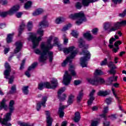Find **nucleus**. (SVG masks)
Listing matches in <instances>:
<instances>
[{
	"mask_svg": "<svg viewBox=\"0 0 126 126\" xmlns=\"http://www.w3.org/2000/svg\"><path fill=\"white\" fill-rule=\"evenodd\" d=\"M53 38L54 36L51 35L47 39V42H42L40 45V49L42 51L41 53V57L40 58L41 61H44L47 59V54H48L49 58V62H53V58H54V53L52 51H50V50L53 49L54 45L52 44V41H53Z\"/></svg>",
	"mask_w": 126,
	"mask_h": 126,
	"instance_id": "f257e3e1",
	"label": "nucleus"
},
{
	"mask_svg": "<svg viewBox=\"0 0 126 126\" xmlns=\"http://www.w3.org/2000/svg\"><path fill=\"white\" fill-rule=\"evenodd\" d=\"M79 47L82 49V52H80V56H83L80 60V64L82 67H87V61H89L91 57L90 52L87 50L89 45L85 44L83 39L80 38L79 39Z\"/></svg>",
	"mask_w": 126,
	"mask_h": 126,
	"instance_id": "f03ea898",
	"label": "nucleus"
},
{
	"mask_svg": "<svg viewBox=\"0 0 126 126\" xmlns=\"http://www.w3.org/2000/svg\"><path fill=\"white\" fill-rule=\"evenodd\" d=\"M15 102L13 100H11L9 102V113H7L5 115V118L3 119V121L1 122L2 125L5 126H11V124L7 123L8 121L11 120V114L13 111H14V104Z\"/></svg>",
	"mask_w": 126,
	"mask_h": 126,
	"instance_id": "7ed1b4c3",
	"label": "nucleus"
},
{
	"mask_svg": "<svg viewBox=\"0 0 126 126\" xmlns=\"http://www.w3.org/2000/svg\"><path fill=\"white\" fill-rule=\"evenodd\" d=\"M37 33L40 35L39 37L37 38L36 36V35H32L30 36V38H29V40H32V48L33 49H35V48H37L39 45V43L41 40H42V38L41 37H42V36H44V31L41 29H39L37 31Z\"/></svg>",
	"mask_w": 126,
	"mask_h": 126,
	"instance_id": "20e7f679",
	"label": "nucleus"
},
{
	"mask_svg": "<svg viewBox=\"0 0 126 126\" xmlns=\"http://www.w3.org/2000/svg\"><path fill=\"white\" fill-rule=\"evenodd\" d=\"M51 85L50 83H40L38 84V89L39 90H42L44 88H47L48 89H55L58 86V80L53 79L51 81Z\"/></svg>",
	"mask_w": 126,
	"mask_h": 126,
	"instance_id": "39448f33",
	"label": "nucleus"
},
{
	"mask_svg": "<svg viewBox=\"0 0 126 126\" xmlns=\"http://www.w3.org/2000/svg\"><path fill=\"white\" fill-rule=\"evenodd\" d=\"M69 18L70 19H78L79 20L76 22V24H77V25H80L83 21H86L85 15L82 12L71 14L69 16Z\"/></svg>",
	"mask_w": 126,
	"mask_h": 126,
	"instance_id": "423d86ee",
	"label": "nucleus"
},
{
	"mask_svg": "<svg viewBox=\"0 0 126 126\" xmlns=\"http://www.w3.org/2000/svg\"><path fill=\"white\" fill-rule=\"evenodd\" d=\"M4 66L5 68V70L4 71V75L5 76V78H6V79H9V83L11 84L12 82H13V79H14V76H11L10 77H9L10 72H11V67L8 63H5Z\"/></svg>",
	"mask_w": 126,
	"mask_h": 126,
	"instance_id": "0eeeda50",
	"label": "nucleus"
},
{
	"mask_svg": "<svg viewBox=\"0 0 126 126\" xmlns=\"http://www.w3.org/2000/svg\"><path fill=\"white\" fill-rule=\"evenodd\" d=\"M19 10V5H15L10 9L8 11L2 12L0 13V15L1 17H6L7 15H12L14 13H15L16 11H18Z\"/></svg>",
	"mask_w": 126,
	"mask_h": 126,
	"instance_id": "6e6552de",
	"label": "nucleus"
},
{
	"mask_svg": "<svg viewBox=\"0 0 126 126\" xmlns=\"http://www.w3.org/2000/svg\"><path fill=\"white\" fill-rule=\"evenodd\" d=\"M63 52L64 54H68L69 53H70L71 55L69 58L72 59H73L76 55V54H77V51L75 50V47L74 46H70L68 48H64L63 50Z\"/></svg>",
	"mask_w": 126,
	"mask_h": 126,
	"instance_id": "1a4fd4ad",
	"label": "nucleus"
},
{
	"mask_svg": "<svg viewBox=\"0 0 126 126\" xmlns=\"http://www.w3.org/2000/svg\"><path fill=\"white\" fill-rule=\"evenodd\" d=\"M126 25V20L122 21L121 22L115 23L114 24V26L111 27L110 29L109 32H113L118 30L122 26H125Z\"/></svg>",
	"mask_w": 126,
	"mask_h": 126,
	"instance_id": "9d476101",
	"label": "nucleus"
},
{
	"mask_svg": "<svg viewBox=\"0 0 126 126\" xmlns=\"http://www.w3.org/2000/svg\"><path fill=\"white\" fill-rule=\"evenodd\" d=\"M71 79H72L71 75H69L67 71H66L63 78V84L65 86L68 85V84H70Z\"/></svg>",
	"mask_w": 126,
	"mask_h": 126,
	"instance_id": "9b49d317",
	"label": "nucleus"
},
{
	"mask_svg": "<svg viewBox=\"0 0 126 126\" xmlns=\"http://www.w3.org/2000/svg\"><path fill=\"white\" fill-rule=\"evenodd\" d=\"M47 99H48V97H47V96H43L42 97L41 102H38L37 103V105H36L37 111H40L41 105L43 108H46V102H47Z\"/></svg>",
	"mask_w": 126,
	"mask_h": 126,
	"instance_id": "f8f14e48",
	"label": "nucleus"
},
{
	"mask_svg": "<svg viewBox=\"0 0 126 126\" xmlns=\"http://www.w3.org/2000/svg\"><path fill=\"white\" fill-rule=\"evenodd\" d=\"M95 92H96V91H95V90H93L89 95L90 98L88 100V104L89 106L92 105L93 101L95 100V97H94V94H95Z\"/></svg>",
	"mask_w": 126,
	"mask_h": 126,
	"instance_id": "ddd939ff",
	"label": "nucleus"
},
{
	"mask_svg": "<svg viewBox=\"0 0 126 126\" xmlns=\"http://www.w3.org/2000/svg\"><path fill=\"white\" fill-rule=\"evenodd\" d=\"M45 114L46 115V118H47V126H52V124L53 123V119L51 118L50 116V112L49 111H46Z\"/></svg>",
	"mask_w": 126,
	"mask_h": 126,
	"instance_id": "4468645a",
	"label": "nucleus"
},
{
	"mask_svg": "<svg viewBox=\"0 0 126 126\" xmlns=\"http://www.w3.org/2000/svg\"><path fill=\"white\" fill-rule=\"evenodd\" d=\"M16 49L14 50L15 54H17V53H19L20 52L21 49H22V42L20 41H17L15 43Z\"/></svg>",
	"mask_w": 126,
	"mask_h": 126,
	"instance_id": "2eb2a0df",
	"label": "nucleus"
},
{
	"mask_svg": "<svg viewBox=\"0 0 126 126\" xmlns=\"http://www.w3.org/2000/svg\"><path fill=\"white\" fill-rule=\"evenodd\" d=\"M87 81H88L90 84H92V85H95V86L98 85V78H87Z\"/></svg>",
	"mask_w": 126,
	"mask_h": 126,
	"instance_id": "dca6fc26",
	"label": "nucleus"
},
{
	"mask_svg": "<svg viewBox=\"0 0 126 126\" xmlns=\"http://www.w3.org/2000/svg\"><path fill=\"white\" fill-rule=\"evenodd\" d=\"M61 105H62V103H60V106L59 107L58 114L60 118H63V116H64V112H63V110H64L65 108H67V106Z\"/></svg>",
	"mask_w": 126,
	"mask_h": 126,
	"instance_id": "f3484780",
	"label": "nucleus"
},
{
	"mask_svg": "<svg viewBox=\"0 0 126 126\" xmlns=\"http://www.w3.org/2000/svg\"><path fill=\"white\" fill-rule=\"evenodd\" d=\"M37 64H38V63H32L31 66H30L28 69V71H27L25 73V75L28 77H30V70H32V69H34L36 66H37Z\"/></svg>",
	"mask_w": 126,
	"mask_h": 126,
	"instance_id": "a211bd4d",
	"label": "nucleus"
},
{
	"mask_svg": "<svg viewBox=\"0 0 126 126\" xmlns=\"http://www.w3.org/2000/svg\"><path fill=\"white\" fill-rule=\"evenodd\" d=\"M97 0H82V3L84 6H88L89 5V3L91 2H95ZM104 2L106 1H108V0H103Z\"/></svg>",
	"mask_w": 126,
	"mask_h": 126,
	"instance_id": "6ab92c4d",
	"label": "nucleus"
},
{
	"mask_svg": "<svg viewBox=\"0 0 126 126\" xmlns=\"http://www.w3.org/2000/svg\"><path fill=\"white\" fill-rule=\"evenodd\" d=\"M34 51L35 54H37V55H40V57H39V62H41V63H44V62H45V61H47V59H48V56L49 57L48 54L46 55V59L45 60L43 61L41 60V57H42V53H43V51L42 50L41 48V51L38 49H37L34 50Z\"/></svg>",
	"mask_w": 126,
	"mask_h": 126,
	"instance_id": "aec40b11",
	"label": "nucleus"
},
{
	"mask_svg": "<svg viewBox=\"0 0 126 126\" xmlns=\"http://www.w3.org/2000/svg\"><path fill=\"white\" fill-rule=\"evenodd\" d=\"M83 36L88 41H91V40L94 39V37H93V35H91L90 31L87 32L86 33L83 34Z\"/></svg>",
	"mask_w": 126,
	"mask_h": 126,
	"instance_id": "412c9836",
	"label": "nucleus"
},
{
	"mask_svg": "<svg viewBox=\"0 0 126 126\" xmlns=\"http://www.w3.org/2000/svg\"><path fill=\"white\" fill-rule=\"evenodd\" d=\"M118 80V76H116L115 75H113L112 77H109L108 78V85H112V84L113 83V82L117 81Z\"/></svg>",
	"mask_w": 126,
	"mask_h": 126,
	"instance_id": "4be33fe9",
	"label": "nucleus"
},
{
	"mask_svg": "<svg viewBox=\"0 0 126 126\" xmlns=\"http://www.w3.org/2000/svg\"><path fill=\"white\" fill-rule=\"evenodd\" d=\"M44 12V10L43 9L41 8H39L36 9L33 13L32 15L33 16H38V15H40V14H42Z\"/></svg>",
	"mask_w": 126,
	"mask_h": 126,
	"instance_id": "5701e85b",
	"label": "nucleus"
},
{
	"mask_svg": "<svg viewBox=\"0 0 126 126\" xmlns=\"http://www.w3.org/2000/svg\"><path fill=\"white\" fill-rule=\"evenodd\" d=\"M5 102H6V100L3 98L0 104V110H2V109L6 110V109H7V105L5 104Z\"/></svg>",
	"mask_w": 126,
	"mask_h": 126,
	"instance_id": "b1692460",
	"label": "nucleus"
},
{
	"mask_svg": "<svg viewBox=\"0 0 126 126\" xmlns=\"http://www.w3.org/2000/svg\"><path fill=\"white\" fill-rule=\"evenodd\" d=\"M80 113L79 112H77L75 113V117L73 119L74 122L75 123H78L80 121Z\"/></svg>",
	"mask_w": 126,
	"mask_h": 126,
	"instance_id": "393cba45",
	"label": "nucleus"
},
{
	"mask_svg": "<svg viewBox=\"0 0 126 126\" xmlns=\"http://www.w3.org/2000/svg\"><path fill=\"white\" fill-rule=\"evenodd\" d=\"M72 62V59L70 57H67L65 60H64L62 63V66L64 67L68 63H71Z\"/></svg>",
	"mask_w": 126,
	"mask_h": 126,
	"instance_id": "a878e982",
	"label": "nucleus"
},
{
	"mask_svg": "<svg viewBox=\"0 0 126 126\" xmlns=\"http://www.w3.org/2000/svg\"><path fill=\"white\" fill-rule=\"evenodd\" d=\"M121 44L122 41L120 40H118L115 42L114 46L115 47H116V48H114L113 49V52H114V53H117V52H118V50L120 49V48L119 47V45H121Z\"/></svg>",
	"mask_w": 126,
	"mask_h": 126,
	"instance_id": "bb28decb",
	"label": "nucleus"
},
{
	"mask_svg": "<svg viewBox=\"0 0 126 126\" xmlns=\"http://www.w3.org/2000/svg\"><path fill=\"white\" fill-rule=\"evenodd\" d=\"M24 28H25V24L24 22H22L20 26V28L18 30L19 34L18 36H20L22 34V31H23Z\"/></svg>",
	"mask_w": 126,
	"mask_h": 126,
	"instance_id": "cd10ccee",
	"label": "nucleus"
},
{
	"mask_svg": "<svg viewBox=\"0 0 126 126\" xmlns=\"http://www.w3.org/2000/svg\"><path fill=\"white\" fill-rule=\"evenodd\" d=\"M74 100V95L73 94H70L69 95V97L67 101L68 106L69 105H71L72 103H73V101Z\"/></svg>",
	"mask_w": 126,
	"mask_h": 126,
	"instance_id": "c85d7f7f",
	"label": "nucleus"
},
{
	"mask_svg": "<svg viewBox=\"0 0 126 126\" xmlns=\"http://www.w3.org/2000/svg\"><path fill=\"white\" fill-rule=\"evenodd\" d=\"M83 95H84V93H83V90H81V91L79 92V94L77 96V102H80V101L82 100Z\"/></svg>",
	"mask_w": 126,
	"mask_h": 126,
	"instance_id": "c756f323",
	"label": "nucleus"
},
{
	"mask_svg": "<svg viewBox=\"0 0 126 126\" xmlns=\"http://www.w3.org/2000/svg\"><path fill=\"white\" fill-rule=\"evenodd\" d=\"M64 21H65V19H64V18L59 17L56 19L55 23H56V24H60V23L64 22Z\"/></svg>",
	"mask_w": 126,
	"mask_h": 126,
	"instance_id": "7c9ffc66",
	"label": "nucleus"
},
{
	"mask_svg": "<svg viewBox=\"0 0 126 126\" xmlns=\"http://www.w3.org/2000/svg\"><path fill=\"white\" fill-rule=\"evenodd\" d=\"M69 70L70 71V74L72 75V76H76V72L74 70V66L73 65H70Z\"/></svg>",
	"mask_w": 126,
	"mask_h": 126,
	"instance_id": "2f4dec72",
	"label": "nucleus"
},
{
	"mask_svg": "<svg viewBox=\"0 0 126 126\" xmlns=\"http://www.w3.org/2000/svg\"><path fill=\"white\" fill-rule=\"evenodd\" d=\"M13 35H14V33H10L7 35L6 38L7 43H9L12 42V37H13Z\"/></svg>",
	"mask_w": 126,
	"mask_h": 126,
	"instance_id": "473e14b6",
	"label": "nucleus"
},
{
	"mask_svg": "<svg viewBox=\"0 0 126 126\" xmlns=\"http://www.w3.org/2000/svg\"><path fill=\"white\" fill-rule=\"evenodd\" d=\"M109 93L107 91H99L97 93L98 96H107V95H109Z\"/></svg>",
	"mask_w": 126,
	"mask_h": 126,
	"instance_id": "72a5a7b5",
	"label": "nucleus"
},
{
	"mask_svg": "<svg viewBox=\"0 0 126 126\" xmlns=\"http://www.w3.org/2000/svg\"><path fill=\"white\" fill-rule=\"evenodd\" d=\"M54 43L52 44V46H58V47H60V44L59 42V38L58 37H54V40H53Z\"/></svg>",
	"mask_w": 126,
	"mask_h": 126,
	"instance_id": "f704fd0d",
	"label": "nucleus"
},
{
	"mask_svg": "<svg viewBox=\"0 0 126 126\" xmlns=\"http://www.w3.org/2000/svg\"><path fill=\"white\" fill-rule=\"evenodd\" d=\"M48 22L46 20H43L39 24V26L41 27H48Z\"/></svg>",
	"mask_w": 126,
	"mask_h": 126,
	"instance_id": "c9c22d12",
	"label": "nucleus"
},
{
	"mask_svg": "<svg viewBox=\"0 0 126 126\" xmlns=\"http://www.w3.org/2000/svg\"><path fill=\"white\" fill-rule=\"evenodd\" d=\"M28 88H29V87L28 86H24L22 88V91L25 94V95H27L28 93H29V91L28 90Z\"/></svg>",
	"mask_w": 126,
	"mask_h": 126,
	"instance_id": "e433bc0d",
	"label": "nucleus"
},
{
	"mask_svg": "<svg viewBox=\"0 0 126 126\" xmlns=\"http://www.w3.org/2000/svg\"><path fill=\"white\" fill-rule=\"evenodd\" d=\"M31 5H32V1H28L25 4V8L26 9H28V8H30V7H31Z\"/></svg>",
	"mask_w": 126,
	"mask_h": 126,
	"instance_id": "4c0bfd02",
	"label": "nucleus"
},
{
	"mask_svg": "<svg viewBox=\"0 0 126 126\" xmlns=\"http://www.w3.org/2000/svg\"><path fill=\"white\" fill-rule=\"evenodd\" d=\"M58 98L60 101H64V100H65V98H66V94H61V95L58 96Z\"/></svg>",
	"mask_w": 126,
	"mask_h": 126,
	"instance_id": "58836bf2",
	"label": "nucleus"
},
{
	"mask_svg": "<svg viewBox=\"0 0 126 126\" xmlns=\"http://www.w3.org/2000/svg\"><path fill=\"white\" fill-rule=\"evenodd\" d=\"M94 75H102V74H104V72L101 70L96 69L94 71Z\"/></svg>",
	"mask_w": 126,
	"mask_h": 126,
	"instance_id": "ea45409f",
	"label": "nucleus"
},
{
	"mask_svg": "<svg viewBox=\"0 0 126 126\" xmlns=\"http://www.w3.org/2000/svg\"><path fill=\"white\" fill-rule=\"evenodd\" d=\"M27 27H28V30L29 31H31V30H32V28L33 27V24L32 22H29L28 23Z\"/></svg>",
	"mask_w": 126,
	"mask_h": 126,
	"instance_id": "a19ab883",
	"label": "nucleus"
},
{
	"mask_svg": "<svg viewBox=\"0 0 126 126\" xmlns=\"http://www.w3.org/2000/svg\"><path fill=\"white\" fill-rule=\"evenodd\" d=\"M70 27H71V25L70 24L67 25L65 26L64 27H63V29L62 30V31H63V32H64L66 31V30H68V29H69Z\"/></svg>",
	"mask_w": 126,
	"mask_h": 126,
	"instance_id": "79ce46f5",
	"label": "nucleus"
},
{
	"mask_svg": "<svg viewBox=\"0 0 126 126\" xmlns=\"http://www.w3.org/2000/svg\"><path fill=\"white\" fill-rule=\"evenodd\" d=\"M18 124L20 126H33V125H30V124L29 123H26L24 122H19Z\"/></svg>",
	"mask_w": 126,
	"mask_h": 126,
	"instance_id": "37998d69",
	"label": "nucleus"
},
{
	"mask_svg": "<svg viewBox=\"0 0 126 126\" xmlns=\"http://www.w3.org/2000/svg\"><path fill=\"white\" fill-rule=\"evenodd\" d=\"M16 91V86L15 85H13L11 88V91H10L9 93L10 94H12V93H15Z\"/></svg>",
	"mask_w": 126,
	"mask_h": 126,
	"instance_id": "c03bdc74",
	"label": "nucleus"
},
{
	"mask_svg": "<svg viewBox=\"0 0 126 126\" xmlns=\"http://www.w3.org/2000/svg\"><path fill=\"white\" fill-rule=\"evenodd\" d=\"M65 91V88H62L59 89L58 92V96H61L62 93H63Z\"/></svg>",
	"mask_w": 126,
	"mask_h": 126,
	"instance_id": "a18cd8bd",
	"label": "nucleus"
},
{
	"mask_svg": "<svg viewBox=\"0 0 126 126\" xmlns=\"http://www.w3.org/2000/svg\"><path fill=\"white\" fill-rule=\"evenodd\" d=\"M75 7L77 9H80V8H81V7H82V4H81V3L80 2H77L75 4Z\"/></svg>",
	"mask_w": 126,
	"mask_h": 126,
	"instance_id": "49530a36",
	"label": "nucleus"
},
{
	"mask_svg": "<svg viewBox=\"0 0 126 126\" xmlns=\"http://www.w3.org/2000/svg\"><path fill=\"white\" fill-rule=\"evenodd\" d=\"M71 34L75 38H77V37L78 36V33L77 32H76V31H72V32L71 33Z\"/></svg>",
	"mask_w": 126,
	"mask_h": 126,
	"instance_id": "de8ad7c7",
	"label": "nucleus"
},
{
	"mask_svg": "<svg viewBox=\"0 0 126 126\" xmlns=\"http://www.w3.org/2000/svg\"><path fill=\"white\" fill-rule=\"evenodd\" d=\"M63 39L64 45H66L68 43V39L65 37V34L63 35Z\"/></svg>",
	"mask_w": 126,
	"mask_h": 126,
	"instance_id": "09e8293b",
	"label": "nucleus"
},
{
	"mask_svg": "<svg viewBox=\"0 0 126 126\" xmlns=\"http://www.w3.org/2000/svg\"><path fill=\"white\" fill-rule=\"evenodd\" d=\"M108 63V60L105 58L100 63V65H106Z\"/></svg>",
	"mask_w": 126,
	"mask_h": 126,
	"instance_id": "8fccbe9b",
	"label": "nucleus"
},
{
	"mask_svg": "<svg viewBox=\"0 0 126 126\" xmlns=\"http://www.w3.org/2000/svg\"><path fill=\"white\" fill-rule=\"evenodd\" d=\"M98 126V121H92V123L90 126Z\"/></svg>",
	"mask_w": 126,
	"mask_h": 126,
	"instance_id": "3c124183",
	"label": "nucleus"
},
{
	"mask_svg": "<svg viewBox=\"0 0 126 126\" xmlns=\"http://www.w3.org/2000/svg\"><path fill=\"white\" fill-rule=\"evenodd\" d=\"M109 111V106H106L103 108V114H107Z\"/></svg>",
	"mask_w": 126,
	"mask_h": 126,
	"instance_id": "603ef678",
	"label": "nucleus"
},
{
	"mask_svg": "<svg viewBox=\"0 0 126 126\" xmlns=\"http://www.w3.org/2000/svg\"><path fill=\"white\" fill-rule=\"evenodd\" d=\"M98 85H99V84H102L103 83H105V80L102 78H98Z\"/></svg>",
	"mask_w": 126,
	"mask_h": 126,
	"instance_id": "864d4df0",
	"label": "nucleus"
},
{
	"mask_svg": "<svg viewBox=\"0 0 126 126\" xmlns=\"http://www.w3.org/2000/svg\"><path fill=\"white\" fill-rule=\"evenodd\" d=\"M98 29L97 28H95L93 29L92 31V32L94 35H97V33H98Z\"/></svg>",
	"mask_w": 126,
	"mask_h": 126,
	"instance_id": "5fc2aeb1",
	"label": "nucleus"
},
{
	"mask_svg": "<svg viewBox=\"0 0 126 126\" xmlns=\"http://www.w3.org/2000/svg\"><path fill=\"white\" fill-rule=\"evenodd\" d=\"M24 64H25V60H23L22 63L21 64V66L20 67V70L24 68Z\"/></svg>",
	"mask_w": 126,
	"mask_h": 126,
	"instance_id": "6e6d98bb",
	"label": "nucleus"
},
{
	"mask_svg": "<svg viewBox=\"0 0 126 126\" xmlns=\"http://www.w3.org/2000/svg\"><path fill=\"white\" fill-rule=\"evenodd\" d=\"M108 118H110L111 120H116V119H117L116 114H111L108 116Z\"/></svg>",
	"mask_w": 126,
	"mask_h": 126,
	"instance_id": "4d7b16f0",
	"label": "nucleus"
},
{
	"mask_svg": "<svg viewBox=\"0 0 126 126\" xmlns=\"http://www.w3.org/2000/svg\"><path fill=\"white\" fill-rule=\"evenodd\" d=\"M106 103L107 104V105H110L111 104V102H112V98H107L105 100Z\"/></svg>",
	"mask_w": 126,
	"mask_h": 126,
	"instance_id": "13d9d810",
	"label": "nucleus"
},
{
	"mask_svg": "<svg viewBox=\"0 0 126 126\" xmlns=\"http://www.w3.org/2000/svg\"><path fill=\"white\" fill-rule=\"evenodd\" d=\"M116 41V39L114 37H112L109 40V44L110 45H113V43Z\"/></svg>",
	"mask_w": 126,
	"mask_h": 126,
	"instance_id": "bf43d9fd",
	"label": "nucleus"
},
{
	"mask_svg": "<svg viewBox=\"0 0 126 126\" xmlns=\"http://www.w3.org/2000/svg\"><path fill=\"white\" fill-rule=\"evenodd\" d=\"M126 15V10H125L122 13L119 14V16L120 17H125Z\"/></svg>",
	"mask_w": 126,
	"mask_h": 126,
	"instance_id": "052dcab7",
	"label": "nucleus"
},
{
	"mask_svg": "<svg viewBox=\"0 0 126 126\" xmlns=\"http://www.w3.org/2000/svg\"><path fill=\"white\" fill-rule=\"evenodd\" d=\"M123 0H112V2L114 3V4H117V3H121Z\"/></svg>",
	"mask_w": 126,
	"mask_h": 126,
	"instance_id": "680f3d73",
	"label": "nucleus"
},
{
	"mask_svg": "<svg viewBox=\"0 0 126 126\" xmlns=\"http://www.w3.org/2000/svg\"><path fill=\"white\" fill-rule=\"evenodd\" d=\"M109 73L110 74H113V75H115L116 74V70L114 69H111L109 71Z\"/></svg>",
	"mask_w": 126,
	"mask_h": 126,
	"instance_id": "e2e57ef3",
	"label": "nucleus"
},
{
	"mask_svg": "<svg viewBox=\"0 0 126 126\" xmlns=\"http://www.w3.org/2000/svg\"><path fill=\"white\" fill-rule=\"evenodd\" d=\"M23 13L21 12H17L16 14V16L18 18H20V17H21V15H22Z\"/></svg>",
	"mask_w": 126,
	"mask_h": 126,
	"instance_id": "0e129e2a",
	"label": "nucleus"
},
{
	"mask_svg": "<svg viewBox=\"0 0 126 126\" xmlns=\"http://www.w3.org/2000/svg\"><path fill=\"white\" fill-rule=\"evenodd\" d=\"M0 2H2L3 5H5L7 4V0H0Z\"/></svg>",
	"mask_w": 126,
	"mask_h": 126,
	"instance_id": "69168bd1",
	"label": "nucleus"
},
{
	"mask_svg": "<svg viewBox=\"0 0 126 126\" xmlns=\"http://www.w3.org/2000/svg\"><path fill=\"white\" fill-rule=\"evenodd\" d=\"M110 28V24H106L104 26V29L105 30H108Z\"/></svg>",
	"mask_w": 126,
	"mask_h": 126,
	"instance_id": "338daca9",
	"label": "nucleus"
},
{
	"mask_svg": "<svg viewBox=\"0 0 126 126\" xmlns=\"http://www.w3.org/2000/svg\"><path fill=\"white\" fill-rule=\"evenodd\" d=\"M104 126H110V122L109 121H105L103 122Z\"/></svg>",
	"mask_w": 126,
	"mask_h": 126,
	"instance_id": "774afa93",
	"label": "nucleus"
}]
</instances>
